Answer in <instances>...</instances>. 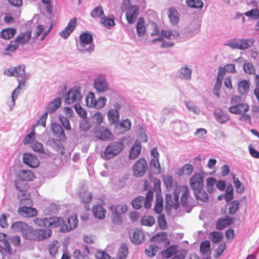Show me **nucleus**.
Returning a JSON list of instances; mask_svg holds the SVG:
<instances>
[{"instance_id":"20e7f679","label":"nucleus","mask_w":259,"mask_h":259,"mask_svg":"<svg viewBox=\"0 0 259 259\" xmlns=\"http://www.w3.org/2000/svg\"><path fill=\"white\" fill-rule=\"evenodd\" d=\"M11 227L14 231L21 233L23 237L27 239L30 240V238H34L31 232L33 228L23 222H14L11 225Z\"/></svg>"},{"instance_id":"f704fd0d","label":"nucleus","mask_w":259,"mask_h":259,"mask_svg":"<svg viewBox=\"0 0 259 259\" xmlns=\"http://www.w3.org/2000/svg\"><path fill=\"white\" fill-rule=\"evenodd\" d=\"M194 168L192 164L188 163L185 164L183 167L180 168L177 171V175L179 176H182L184 175H190L193 171Z\"/></svg>"},{"instance_id":"6e6d98bb","label":"nucleus","mask_w":259,"mask_h":259,"mask_svg":"<svg viewBox=\"0 0 259 259\" xmlns=\"http://www.w3.org/2000/svg\"><path fill=\"white\" fill-rule=\"evenodd\" d=\"M25 83L24 81H20L17 88L15 89L12 93V100L13 103H15L16 99L17 98L18 95L19 94V90L22 89V87H24Z\"/></svg>"},{"instance_id":"9d476101","label":"nucleus","mask_w":259,"mask_h":259,"mask_svg":"<svg viewBox=\"0 0 259 259\" xmlns=\"http://www.w3.org/2000/svg\"><path fill=\"white\" fill-rule=\"evenodd\" d=\"M81 99L80 88H74L70 89L66 94L65 102L68 104H71L75 102H78Z\"/></svg>"},{"instance_id":"774afa93","label":"nucleus","mask_w":259,"mask_h":259,"mask_svg":"<svg viewBox=\"0 0 259 259\" xmlns=\"http://www.w3.org/2000/svg\"><path fill=\"white\" fill-rule=\"evenodd\" d=\"M96 257L97 259H115L109 256L105 251L98 250L96 252Z\"/></svg>"},{"instance_id":"4be33fe9","label":"nucleus","mask_w":259,"mask_h":259,"mask_svg":"<svg viewBox=\"0 0 259 259\" xmlns=\"http://www.w3.org/2000/svg\"><path fill=\"white\" fill-rule=\"evenodd\" d=\"M23 162L29 166L35 168L39 164V159L35 156L29 153H25L23 156Z\"/></svg>"},{"instance_id":"a19ab883","label":"nucleus","mask_w":259,"mask_h":259,"mask_svg":"<svg viewBox=\"0 0 259 259\" xmlns=\"http://www.w3.org/2000/svg\"><path fill=\"white\" fill-rule=\"evenodd\" d=\"M167 239V234L165 232L158 233L151 238V241L160 243L164 242Z\"/></svg>"},{"instance_id":"4d7b16f0","label":"nucleus","mask_w":259,"mask_h":259,"mask_svg":"<svg viewBox=\"0 0 259 259\" xmlns=\"http://www.w3.org/2000/svg\"><path fill=\"white\" fill-rule=\"evenodd\" d=\"M158 247L155 245H150L145 250L146 255L149 257H153L156 255L158 250Z\"/></svg>"},{"instance_id":"79ce46f5","label":"nucleus","mask_w":259,"mask_h":259,"mask_svg":"<svg viewBox=\"0 0 259 259\" xmlns=\"http://www.w3.org/2000/svg\"><path fill=\"white\" fill-rule=\"evenodd\" d=\"M61 102L60 99L54 100L48 104L47 111L49 113L54 112L57 109L60 107Z\"/></svg>"},{"instance_id":"412c9836","label":"nucleus","mask_w":259,"mask_h":259,"mask_svg":"<svg viewBox=\"0 0 259 259\" xmlns=\"http://www.w3.org/2000/svg\"><path fill=\"white\" fill-rule=\"evenodd\" d=\"M90 251L87 245H82L74 250L73 256L75 259H88Z\"/></svg>"},{"instance_id":"9b49d317","label":"nucleus","mask_w":259,"mask_h":259,"mask_svg":"<svg viewBox=\"0 0 259 259\" xmlns=\"http://www.w3.org/2000/svg\"><path fill=\"white\" fill-rule=\"evenodd\" d=\"M166 209H177L180 205L177 191H174V196L167 194L165 196Z\"/></svg>"},{"instance_id":"8fccbe9b","label":"nucleus","mask_w":259,"mask_h":259,"mask_svg":"<svg viewBox=\"0 0 259 259\" xmlns=\"http://www.w3.org/2000/svg\"><path fill=\"white\" fill-rule=\"evenodd\" d=\"M150 166L151 168H154L157 170L158 174L161 172V168L159 158H152L150 160Z\"/></svg>"},{"instance_id":"37998d69","label":"nucleus","mask_w":259,"mask_h":259,"mask_svg":"<svg viewBox=\"0 0 259 259\" xmlns=\"http://www.w3.org/2000/svg\"><path fill=\"white\" fill-rule=\"evenodd\" d=\"M57 242H53L48 245L47 249L50 255L53 258L56 257V254L58 253L59 247L57 245Z\"/></svg>"},{"instance_id":"052dcab7","label":"nucleus","mask_w":259,"mask_h":259,"mask_svg":"<svg viewBox=\"0 0 259 259\" xmlns=\"http://www.w3.org/2000/svg\"><path fill=\"white\" fill-rule=\"evenodd\" d=\"M31 148L35 152L44 153V149L42 144L38 142L34 141L31 145Z\"/></svg>"},{"instance_id":"6ab92c4d","label":"nucleus","mask_w":259,"mask_h":259,"mask_svg":"<svg viewBox=\"0 0 259 259\" xmlns=\"http://www.w3.org/2000/svg\"><path fill=\"white\" fill-rule=\"evenodd\" d=\"M78 225V219L76 215L69 216L67 219V224L64 222V225L61 228V232H68L76 228Z\"/></svg>"},{"instance_id":"f03ea898","label":"nucleus","mask_w":259,"mask_h":259,"mask_svg":"<svg viewBox=\"0 0 259 259\" xmlns=\"http://www.w3.org/2000/svg\"><path fill=\"white\" fill-rule=\"evenodd\" d=\"M31 38V31L27 30L21 32L18 35L13 41H11L10 44L5 49L6 54L14 52L18 48L20 45L27 44Z\"/></svg>"},{"instance_id":"f3484780","label":"nucleus","mask_w":259,"mask_h":259,"mask_svg":"<svg viewBox=\"0 0 259 259\" xmlns=\"http://www.w3.org/2000/svg\"><path fill=\"white\" fill-rule=\"evenodd\" d=\"M76 25L77 19L76 17H74L69 21L67 25L60 32V36L64 39L67 38L71 33L75 29Z\"/></svg>"},{"instance_id":"393cba45","label":"nucleus","mask_w":259,"mask_h":259,"mask_svg":"<svg viewBox=\"0 0 259 259\" xmlns=\"http://www.w3.org/2000/svg\"><path fill=\"white\" fill-rule=\"evenodd\" d=\"M51 129L54 136L61 141L66 140V136L63 128L60 125L56 123H53L51 125Z\"/></svg>"},{"instance_id":"69168bd1","label":"nucleus","mask_w":259,"mask_h":259,"mask_svg":"<svg viewBox=\"0 0 259 259\" xmlns=\"http://www.w3.org/2000/svg\"><path fill=\"white\" fill-rule=\"evenodd\" d=\"M143 200L144 198L143 197L139 196L136 197L132 201L133 207L136 209L140 208L142 206V203Z\"/></svg>"},{"instance_id":"338daca9","label":"nucleus","mask_w":259,"mask_h":259,"mask_svg":"<svg viewBox=\"0 0 259 259\" xmlns=\"http://www.w3.org/2000/svg\"><path fill=\"white\" fill-rule=\"evenodd\" d=\"M254 82L255 88L253 93L256 99H259V74H254Z\"/></svg>"},{"instance_id":"49530a36","label":"nucleus","mask_w":259,"mask_h":259,"mask_svg":"<svg viewBox=\"0 0 259 259\" xmlns=\"http://www.w3.org/2000/svg\"><path fill=\"white\" fill-rule=\"evenodd\" d=\"M210 240L214 243L221 242L223 238V235L221 232L214 231L210 234Z\"/></svg>"},{"instance_id":"c9c22d12","label":"nucleus","mask_w":259,"mask_h":259,"mask_svg":"<svg viewBox=\"0 0 259 259\" xmlns=\"http://www.w3.org/2000/svg\"><path fill=\"white\" fill-rule=\"evenodd\" d=\"M18 177L20 180L30 181L34 178L33 174L30 170H20L18 175Z\"/></svg>"},{"instance_id":"4468645a","label":"nucleus","mask_w":259,"mask_h":259,"mask_svg":"<svg viewBox=\"0 0 259 259\" xmlns=\"http://www.w3.org/2000/svg\"><path fill=\"white\" fill-rule=\"evenodd\" d=\"M94 87L99 92H104L109 89L105 76L103 75H99L94 81Z\"/></svg>"},{"instance_id":"e2e57ef3","label":"nucleus","mask_w":259,"mask_h":259,"mask_svg":"<svg viewBox=\"0 0 259 259\" xmlns=\"http://www.w3.org/2000/svg\"><path fill=\"white\" fill-rule=\"evenodd\" d=\"M181 75L182 78L187 79H190L191 76V70L187 67H182L180 70Z\"/></svg>"},{"instance_id":"de8ad7c7","label":"nucleus","mask_w":259,"mask_h":259,"mask_svg":"<svg viewBox=\"0 0 259 259\" xmlns=\"http://www.w3.org/2000/svg\"><path fill=\"white\" fill-rule=\"evenodd\" d=\"M85 102L87 106L95 107L96 102L95 95L93 93L90 92L86 97Z\"/></svg>"},{"instance_id":"b1692460","label":"nucleus","mask_w":259,"mask_h":259,"mask_svg":"<svg viewBox=\"0 0 259 259\" xmlns=\"http://www.w3.org/2000/svg\"><path fill=\"white\" fill-rule=\"evenodd\" d=\"M145 234L140 229H135L131 235V239L135 244H140L145 241Z\"/></svg>"},{"instance_id":"1a4fd4ad","label":"nucleus","mask_w":259,"mask_h":259,"mask_svg":"<svg viewBox=\"0 0 259 259\" xmlns=\"http://www.w3.org/2000/svg\"><path fill=\"white\" fill-rule=\"evenodd\" d=\"M189 185L193 191L204 188V179L198 173L194 174L189 180Z\"/></svg>"},{"instance_id":"bb28decb","label":"nucleus","mask_w":259,"mask_h":259,"mask_svg":"<svg viewBox=\"0 0 259 259\" xmlns=\"http://www.w3.org/2000/svg\"><path fill=\"white\" fill-rule=\"evenodd\" d=\"M167 15L170 23L172 25H176L180 20V15L176 9L170 8L168 10Z\"/></svg>"},{"instance_id":"aec40b11","label":"nucleus","mask_w":259,"mask_h":259,"mask_svg":"<svg viewBox=\"0 0 259 259\" xmlns=\"http://www.w3.org/2000/svg\"><path fill=\"white\" fill-rule=\"evenodd\" d=\"M110 209L112 213L114 221L116 219L120 220V216L125 213L127 210L126 205L122 204L111 206Z\"/></svg>"},{"instance_id":"3c124183","label":"nucleus","mask_w":259,"mask_h":259,"mask_svg":"<svg viewBox=\"0 0 259 259\" xmlns=\"http://www.w3.org/2000/svg\"><path fill=\"white\" fill-rule=\"evenodd\" d=\"M200 251L203 254H206L210 252V243L208 240L202 242L200 245Z\"/></svg>"},{"instance_id":"39448f33","label":"nucleus","mask_w":259,"mask_h":259,"mask_svg":"<svg viewBox=\"0 0 259 259\" xmlns=\"http://www.w3.org/2000/svg\"><path fill=\"white\" fill-rule=\"evenodd\" d=\"M254 40L252 39H232L226 44L232 49L244 50L252 46Z\"/></svg>"},{"instance_id":"603ef678","label":"nucleus","mask_w":259,"mask_h":259,"mask_svg":"<svg viewBox=\"0 0 259 259\" xmlns=\"http://www.w3.org/2000/svg\"><path fill=\"white\" fill-rule=\"evenodd\" d=\"M239 207V202L237 200H234L229 204V213L230 214H235Z\"/></svg>"},{"instance_id":"ea45409f","label":"nucleus","mask_w":259,"mask_h":259,"mask_svg":"<svg viewBox=\"0 0 259 259\" xmlns=\"http://www.w3.org/2000/svg\"><path fill=\"white\" fill-rule=\"evenodd\" d=\"M128 253L127 246L122 244L119 248L116 258L115 259H125Z\"/></svg>"},{"instance_id":"09e8293b","label":"nucleus","mask_w":259,"mask_h":259,"mask_svg":"<svg viewBox=\"0 0 259 259\" xmlns=\"http://www.w3.org/2000/svg\"><path fill=\"white\" fill-rule=\"evenodd\" d=\"M35 125H33L31 128V132L27 134L23 140V144L24 145H27L31 143V142L34 140L35 138Z\"/></svg>"},{"instance_id":"4c0bfd02","label":"nucleus","mask_w":259,"mask_h":259,"mask_svg":"<svg viewBox=\"0 0 259 259\" xmlns=\"http://www.w3.org/2000/svg\"><path fill=\"white\" fill-rule=\"evenodd\" d=\"M81 46H84L85 45L91 44L93 42V36L91 34L88 32H83L80 35L79 37Z\"/></svg>"},{"instance_id":"58836bf2","label":"nucleus","mask_w":259,"mask_h":259,"mask_svg":"<svg viewBox=\"0 0 259 259\" xmlns=\"http://www.w3.org/2000/svg\"><path fill=\"white\" fill-rule=\"evenodd\" d=\"M178 246L172 245L167 248L166 250L161 252V255L163 257L168 258L176 254L177 251Z\"/></svg>"},{"instance_id":"e433bc0d","label":"nucleus","mask_w":259,"mask_h":259,"mask_svg":"<svg viewBox=\"0 0 259 259\" xmlns=\"http://www.w3.org/2000/svg\"><path fill=\"white\" fill-rule=\"evenodd\" d=\"M137 32L139 37L143 36L145 34L146 28L145 21L143 18H140L136 25Z\"/></svg>"},{"instance_id":"2eb2a0df","label":"nucleus","mask_w":259,"mask_h":259,"mask_svg":"<svg viewBox=\"0 0 259 259\" xmlns=\"http://www.w3.org/2000/svg\"><path fill=\"white\" fill-rule=\"evenodd\" d=\"M4 74L8 76L20 77L24 74V65H19L15 67H10L5 70Z\"/></svg>"},{"instance_id":"72a5a7b5","label":"nucleus","mask_w":259,"mask_h":259,"mask_svg":"<svg viewBox=\"0 0 259 259\" xmlns=\"http://www.w3.org/2000/svg\"><path fill=\"white\" fill-rule=\"evenodd\" d=\"M194 194L196 198L203 202H206L209 200V197L206 192L204 190L203 188L193 191Z\"/></svg>"},{"instance_id":"c03bdc74","label":"nucleus","mask_w":259,"mask_h":259,"mask_svg":"<svg viewBox=\"0 0 259 259\" xmlns=\"http://www.w3.org/2000/svg\"><path fill=\"white\" fill-rule=\"evenodd\" d=\"M154 218L151 215H144L142 218L141 224L143 226L151 227L155 223Z\"/></svg>"},{"instance_id":"a211bd4d","label":"nucleus","mask_w":259,"mask_h":259,"mask_svg":"<svg viewBox=\"0 0 259 259\" xmlns=\"http://www.w3.org/2000/svg\"><path fill=\"white\" fill-rule=\"evenodd\" d=\"M249 109V105L243 103H238L229 108V111L230 113L237 115L244 114V113L248 112Z\"/></svg>"},{"instance_id":"c756f323","label":"nucleus","mask_w":259,"mask_h":259,"mask_svg":"<svg viewBox=\"0 0 259 259\" xmlns=\"http://www.w3.org/2000/svg\"><path fill=\"white\" fill-rule=\"evenodd\" d=\"M233 222V219L230 218L229 217H226L224 219H220L216 223V228L218 230H222L231 225Z\"/></svg>"},{"instance_id":"5fc2aeb1","label":"nucleus","mask_w":259,"mask_h":259,"mask_svg":"<svg viewBox=\"0 0 259 259\" xmlns=\"http://www.w3.org/2000/svg\"><path fill=\"white\" fill-rule=\"evenodd\" d=\"M91 15L93 18L101 19L104 16L103 10L101 7H98L95 8L91 13Z\"/></svg>"},{"instance_id":"0eeeda50","label":"nucleus","mask_w":259,"mask_h":259,"mask_svg":"<svg viewBox=\"0 0 259 259\" xmlns=\"http://www.w3.org/2000/svg\"><path fill=\"white\" fill-rule=\"evenodd\" d=\"M148 168L146 160L144 158L138 160L133 166V172L134 176L141 177L146 173Z\"/></svg>"},{"instance_id":"7ed1b4c3","label":"nucleus","mask_w":259,"mask_h":259,"mask_svg":"<svg viewBox=\"0 0 259 259\" xmlns=\"http://www.w3.org/2000/svg\"><path fill=\"white\" fill-rule=\"evenodd\" d=\"M124 149L122 142L117 141L112 142L105 149L104 155L106 159H110L120 154Z\"/></svg>"},{"instance_id":"0e129e2a","label":"nucleus","mask_w":259,"mask_h":259,"mask_svg":"<svg viewBox=\"0 0 259 259\" xmlns=\"http://www.w3.org/2000/svg\"><path fill=\"white\" fill-rule=\"evenodd\" d=\"M245 15L254 19H257L259 18V10L257 9H252L245 12Z\"/></svg>"},{"instance_id":"473e14b6","label":"nucleus","mask_w":259,"mask_h":259,"mask_svg":"<svg viewBox=\"0 0 259 259\" xmlns=\"http://www.w3.org/2000/svg\"><path fill=\"white\" fill-rule=\"evenodd\" d=\"M214 115L217 120L222 124L227 122L230 119L229 116L221 109L216 110Z\"/></svg>"},{"instance_id":"dca6fc26","label":"nucleus","mask_w":259,"mask_h":259,"mask_svg":"<svg viewBox=\"0 0 259 259\" xmlns=\"http://www.w3.org/2000/svg\"><path fill=\"white\" fill-rule=\"evenodd\" d=\"M32 235L34 238H30V240H40L49 238L51 236L52 231L50 229H32Z\"/></svg>"},{"instance_id":"423d86ee","label":"nucleus","mask_w":259,"mask_h":259,"mask_svg":"<svg viewBox=\"0 0 259 259\" xmlns=\"http://www.w3.org/2000/svg\"><path fill=\"white\" fill-rule=\"evenodd\" d=\"M0 252L3 258L9 257L12 254V249L7 234L0 232Z\"/></svg>"},{"instance_id":"f257e3e1","label":"nucleus","mask_w":259,"mask_h":259,"mask_svg":"<svg viewBox=\"0 0 259 259\" xmlns=\"http://www.w3.org/2000/svg\"><path fill=\"white\" fill-rule=\"evenodd\" d=\"M18 197L21 205L17 210L19 214L25 218H32L37 215V209L32 207L33 202L29 194L21 193L18 195Z\"/></svg>"},{"instance_id":"ddd939ff","label":"nucleus","mask_w":259,"mask_h":259,"mask_svg":"<svg viewBox=\"0 0 259 259\" xmlns=\"http://www.w3.org/2000/svg\"><path fill=\"white\" fill-rule=\"evenodd\" d=\"M139 9L136 6H130L126 9L125 17L127 22L129 24H133L135 22L138 15Z\"/></svg>"},{"instance_id":"6e6552de","label":"nucleus","mask_w":259,"mask_h":259,"mask_svg":"<svg viewBox=\"0 0 259 259\" xmlns=\"http://www.w3.org/2000/svg\"><path fill=\"white\" fill-rule=\"evenodd\" d=\"M177 191L178 195L181 192L182 196L181 198V205L184 206H188L190 204V191L187 186L183 185L177 187L175 189Z\"/></svg>"},{"instance_id":"a18cd8bd","label":"nucleus","mask_w":259,"mask_h":259,"mask_svg":"<svg viewBox=\"0 0 259 259\" xmlns=\"http://www.w3.org/2000/svg\"><path fill=\"white\" fill-rule=\"evenodd\" d=\"M163 198L160 196H157L154 208V211L157 213H160L163 210Z\"/></svg>"},{"instance_id":"5701e85b","label":"nucleus","mask_w":259,"mask_h":259,"mask_svg":"<svg viewBox=\"0 0 259 259\" xmlns=\"http://www.w3.org/2000/svg\"><path fill=\"white\" fill-rule=\"evenodd\" d=\"M48 227L50 228H56L59 227L61 232V228L64 225L63 218L59 217H52L48 218Z\"/></svg>"},{"instance_id":"c85d7f7f","label":"nucleus","mask_w":259,"mask_h":259,"mask_svg":"<svg viewBox=\"0 0 259 259\" xmlns=\"http://www.w3.org/2000/svg\"><path fill=\"white\" fill-rule=\"evenodd\" d=\"M17 30L15 28H5L0 32V37L4 39H10L14 36Z\"/></svg>"},{"instance_id":"cd10ccee","label":"nucleus","mask_w":259,"mask_h":259,"mask_svg":"<svg viewBox=\"0 0 259 259\" xmlns=\"http://www.w3.org/2000/svg\"><path fill=\"white\" fill-rule=\"evenodd\" d=\"M141 152V146L139 142L136 141L131 149L129 153V158L131 159H136L140 154Z\"/></svg>"},{"instance_id":"bf43d9fd","label":"nucleus","mask_w":259,"mask_h":259,"mask_svg":"<svg viewBox=\"0 0 259 259\" xmlns=\"http://www.w3.org/2000/svg\"><path fill=\"white\" fill-rule=\"evenodd\" d=\"M243 69L244 71L248 74H256L255 73V68L252 64L251 63H244L243 64Z\"/></svg>"},{"instance_id":"f8f14e48","label":"nucleus","mask_w":259,"mask_h":259,"mask_svg":"<svg viewBox=\"0 0 259 259\" xmlns=\"http://www.w3.org/2000/svg\"><path fill=\"white\" fill-rule=\"evenodd\" d=\"M94 134L97 138L104 141L112 139V135L109 130L104 127H96L95 128Z\"/></svg>"},{"instance_id":"13d9d810","label":"nucleus","mask_w":259,"mask_h":259,"mask_svg":"<svg viewBox=\"0 0 259 259\" xmlns=\"http://www.w3.org/2000/svg\"><path fill=\"white\" fill-rule=\"evenodd\" d=\"M233 179L234 186L236 191L239 193H242L244 190V186L241 184L238 178H236L234 175L233 176Z\"/></svg>"},{"instance_id":"a878e982","label":"nucleus","mask_w":259,"mask_h":259,"mask_svg":"<svg viewBox=\"0 0 259 259\" xmlns=\"http://www.w3.org/2000/svg\"><path fill=\"white\" fill-rule=\"evenodd\" d=\"M114 109H110L108 112V119L112 124L118 122L119 119L118 110L120 109V106L116 103L114 106Z\"/></svg>"},{"instance_id":"7c9ffc66","label":"nucleus","mask_w":259,"mask_h":259,"mask_svg":"<svg viewBox=\"0 0 259 259\" xmlns=\"http://www.w3.org/2000/svg\"><path fill=\"white\" fill-rule=\"evenodd\" d=\"M93 212L95 217L99 219L105 217L106 210L100 204L96 205L93 207Z\"/></svg>"},{"instance_id":"864d4df0","label":"nucleus","mask_w":259,"mask_h":259,"mask_svg":"<svg viewBox=\"0 0 259 259\" xmlns=\"http://www.w3.org/2000/svg\"><path fill=\"white\" fill-rule=\"evenodd\" d=\"M186 3L189 7L191 8H201L203 6L201 0H186Z\"/></svg>"},{"instance_id":"2f4dec72","label":"nucleus","mask_w":259,"mask_h":259,"mask_svg":"<svg viewBox=\"0 0 259 259\" xmlns=\"http://www.w3.org/2000/svg\"><path fill=\"white\" fill-rule=\"evenodd\" d=\"M249 82L245 79L240 81L237 84V90L240 94L244 95L249 90Z\"/></svg>"},{"instance_id":"680f3d73","label":"nucleus","mask_w":259,"mask_h":259,"mask_svg":"<svg viewBox=\"0 0 259 259\" xmlns=\"http://www.w3.org/2000/svg\"><path fill=\"white\" fill-rule=\"evenodd\" d=\"M80 198L82 202L87 204L91 201L93 198V195L91 193L85 192L81 193Z\"/></svg>"}]
</instances>
